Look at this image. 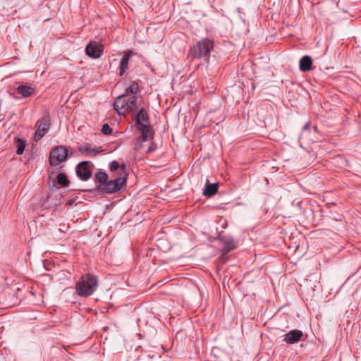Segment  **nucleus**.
<instances>
[{
    "label": "nucleus",
    "mask_w": 361,
    "mask_h": 361,
    "mask_svg": "<svg viewBox=\"0 0 361 361\" xmlns=\"http://www.w3.org/2000/svg\"><path fill=\"white\" fill-rule=\"evenodd\" d=\"M213 48V41L207 38L202 39L190 48L188 56L193 59H203L206 62H208L210 52Z\"/></svg>",
    "instance_id": "4"
},
{
    "label": "nucleus",
    "mask_w": 361,
    "mask_h": 361,
    "mask_svg": "<svg viewBox=\"0 0 361 361\" xmlns=\"http://www.w3.org/2000/svg\"><path fill=\"white\" fill-rule=\"evenodd\" d=\"M57 183L62 186H68L69 180L66 175L63 173H60L56 177Z\"/></svg>",
    "instance_id": "19"
},
{
    "label": "nucleus",
    "mask_w": 361,
    "mask_h": 361,
    "mask_svg": "<svg viewBox=\"0 0 361 361\" xmlns=\"http://www.w3.org/2000/svg\"><path fill=\"white\" fill-rule=\"evenodd\" d=\"M156 149H157L156 145L154 143H152L150 145V146L148 147L146 153L147 154H149L151 152H154L156 150Z\"/></svg>",
    "instance_id": "22"
},
{
    "label": "nucleus",
    "mask_w": 361,
    "mask_h": 361,
    "mask_svg": "<svg viewBox=\"0 0 361 361\" xmlns=\"http://www.w3.org/2000/svg\"><path fill=\"white\" fill-rule=\"evenodd\" d=\"M219 184L217 183L207 184L203 191V195L207 197H212L215 195L218 190Z\"/></svg>",
    "instance_id": "14"
},
{
    "label": "nucleus",
    "mask_w": 361,
    "mask_h": 361,
    "mask_svg": "<svg viewBox=\"0 0 361 361\" xmlns=\"http://www.w3.org/2000/svg\"><path fill=\"white\" fill-rule=\"evenodd\" d=\"M108 180V175L106 172L99 171L94 176V180L105 184Z\"/></svg>",
    "instance_id": "18"
},
{
    "label": "nucleus",
    "mask_w": 361,
    "mask_h": 361,
    "mask_svg": "<svg viewBox=\"0 0 361 361\" xmlns=\"http://www.w3.org/2000/svg\"><path fill=\"white\" fill-rule=\"evenodd\" d=\"M74 202V200H71L68 202V204L71 205Z\"/></svg>",
    "instance_id": "25"
},
{
    "label": "nucleus",
    "mask_w": 361,
    "mask_h": 361,
    "mask_svg": "<svg viewBox=\"0 0 361 361\" xmlns=\"http://www.w3.org/2000/svg\"><path fill=\"white\" fill-rule=\"evenodd\" d=\"M50 117L48 112L45 113L42 118L39 119L35 125L36 130L34 140L37 142L41 140L47 132L50 126Z\"/></svg>",
    "instance_id": "7"
},
{
    "label": "nucleus",
    "mask_w": 361,
    "mask_h": 361,
    "mask_svg": "<svg viewBox=\"0 0 361 361\" xmlns=\"http://www.w3.org/2000/svg\"><path fill=\"white\" fill-rule=\"evenodd\" d=\"M78 151L87 157H94L103 150L101 147H92L90 144H84L78 147Z\"/></svg>",
    "instance_id": "11"
},
{
    "label": "nucleus",
    "mask_w": 361,
    "mask_h": 361,
    "mask_svg": "<svg viewBox=\"0 0 361 361\" xmlns=\"http://www.w3.org/2000/svg\"><path fill=\"white\" fill-rule=\"evenodd\" d=\"M235 248V243L231 240H228L224 243V247L222 248V255L224 256L227 255L229 252L234 250Z\"/></svg>",
    "instance_id": "17"
},
{
    "label": "nucleus",
    "mask_w": 361,
    "mask_h": 361,
    "mask_svg": "<svg viewBox=\"0 0 361 361\" xmlns=\"http://www.w3.org/2000/svg\"><path fill=\"white\" fill-rule=\"evenodd\" d=\"M68 155V149L63 145L54 147L49 154V164L52 166H57L61 163L66 161Z\"/></svg>",
    "instance_id": "5"
},
{
    "label": "nucleus",
    "mask_w": 361,
    "mask_h": 361,
    "mask_svg": "<svg viewBox=\"0 0 361 361\" xmlns=\"http://www.w3.org/2000/svg\"><path fill=\"white\" fill-rule=\"evenodd\" d=\"M138 90V83L133 81L126 89L125 93L116 98L114 103V109L118 115L125 116L128 113H135L137 111V94Z\"/></svg>",
    "instance_id": "1"
},
{
    "label": "nucleus",
    "mask_w": 361,
    "mask_h": 361,
    "mask_svg": "<svg viewBox=\"0 0 361 361\" xmlns=\"http://www.w3.org/2000/svg\"><path fill=\"white\" fill-rule=\"evenodd\" d=\"M310 123H307L304 127H303V130H305L307 129H309L310 128Z\"/></svg>",
    "instance_id": "23"
},
{
    "label": "nucleus",
    "mask_w": 361,
    "mask_h": 361,
    "mask_svg": "<svg viewBox=\"0 0 361 361\" xmlns=\"http://www.w3.org/2000/svg\"><path fill=\"white\" fill-rule=\"evenodd\" d=\"M98 287L97 278L87 274L80 277L76 284V293L80 296L88 297L92 295Z\"/></svg>",
    "instance_id": "3"
},
{
    "label": "nucleus",
    "mask_w": 361,
    "mask_h": 361,
    "mask_svg": "<svg viewBox=\"0 0 361 361\" xmlns=\"http://www.w3.org/2000/svg\"><path fill=\"white\" fill-rule=\"evenodd\" d=\"M85 52L90 57L98 59L104 52V46L99 42L90 41L85 47Z\"/></svg>",
    "instance_id": "8"
},
{
    "label": "nucleus",
    "mask_w": 361,
    "mask_h": 361,
    "mask_svg": "<svg viewBox=\"0 0 361 361\" xmlns=\"http://www.w3.org/2000/svg\"><path fill=\"white\" fill-rule=\"evenodd\" d=\"M129 60H130L129 54H126L123 56V58L120 62V65H119V75H123V73L126 72V69L128 68Z\"/></svg>",
    "instance_id": "15"
},
{
    "label": "nucleus",
    "mask_w": 361,
    "mask_h": 361,
    "mask_svg": "<svg viewBox=\"0 0 361 361\" xmlns=\"http://www.w3.org/2000/svg\"><path fill=\"white\" fill-rule=\"evenodd\" d=\"M101 132L102 134L105 135H111L112 133V128L109 126V124L105 123L102 126Z\"/></svg>",
    "instance_id": "20"
},
{
    "label": "nucleus",
    "mask_w": 361,
    "mask_h": 361,
    "mask_svg": "<svg viewBox=\"0 0 361 361\" xmlns=\"http://www.w3.org/2000/svg\"><path fill=\"white\" fill-rule=\"evenodd\" d=\"M120 167H121V168L122 169V170L123 171V170H125V169H126V164H123Z\"/></svg>",
    "instance_id": "24"
},
{
    "label": "nucleus",
    "mask_w": 361,
    "mask_h": 361,
    "mask_svg": "<svg viewBox=\"0 0 361 361\" xmlns=\"http://www.w3.org/2000/svg\"><path fill=\"white\" fill-rule=\"evenodd\" d=\"M120 168L119 163L117 161H113L110 163L109 169L111 171H115Z\"/></svg>",
    "instance_id": "21"
},
{
    "label": "nucleus",
    "mask_w": 361,
    "mask_h": 361,
    "mask_svg": "<svg viewBox=\"0 0 361 361\" xmlns=\"http://www.w3.org/2000/svg\"><path fill=\"white\" fill-rule=\"evenodd\" d=\"M312 60L309 56H304L300 60V69L302 71H308L312 68Z\"/></svg>",
    "instance_id": "13"
},
{
    "label": "nucleus",
    "mask_w": 361,
    "mask_h": 361,
    "mask_svg": "<svg viewBox=\"0 0 361 361\" xmlns=\"http://www.w3.org/2000/svg\"><path fill=\"white\" fill-rule=\"evenodd\" d=\"M90 164V161H84L79 163L76 167V174L78 177L83 181L89 180L92 176Z\"/></svg>",
    "instance_id": "9"
},
{
    "label": "nucleus",
    "mask_w": 361,
    "mask_h": 361,
    "mask_svg": "<svg viewBox=\"0 0 361 361\" xmlns=\"http://www.w3.org/2000/svg\"><path fill=\"white\" fill-rule=\"evenodd\" d=\"M135 122L136 129L141 134L140 138L141 146L143 142L147 141L149 138H152L154 136V131L149 123V115L143 108L140 109L135 116Z\"/></svg>",
    "instance_id": "2"
},
{
    "label": "nucleus",
    "mask_w": 361,
    "mask_h": 361,
    "mask_svg": "<svg viewBox=\"0 0 361 361\" xmlns=\"http://www.w3.org/2000/svg\"><path fill=\"white\" fill-rule=\"evenodd\" d=\"M303 336L304 334L302 331L293 329L284 335L283 341L288 345H292L300 341Z\"/></svg>",
    "instance_id": "10"
},
{
    "label": "nucleus",
    "mask_w": 361,
    "mask_h": 361,
    "mask_svg": "<svg viewBox=\"0 0 361 361\" xmlns=\"http://www.w3.org/2000/svg\"><path fill=\"white\" fill-rule=\"evenodd\" d=\"M16 92L23 97L27 98L30 97L35 91V87L31 85H23L17 82Z\"/></svg>",
    "instance_id": "12"
},
{
    "label": "nucleus",
    "mask_w": 361,
    "mask_h": 361,
    "mask_svg": "<svg viewBox=\"0 0 361 361\" xmlns=\"http://www.w3.org/2000/svg\"><path fill=\"white\" fill-rule=\"evenodd\" d=\"M126 184V178L118 177L114 180H111L107 181L105 184L99 185L98 189L104 193L112 194L120 190Z\"/></svg>",
    "instance_id": "6"
},
{
    "label": "nucleus",
    "mask_w": 361,
    "mask_h": 361,
    "mask_svg": "<svg viewBox=\"0 0 361 361\" xmlns=\"http://www.w3.org/2000/svg\"><path fill=\"white\" fill-rule=\"evenodd\" d=\"M14 143L16 147V154L18 155L22 154L25 148L26 141L22 138H16Z\"/></svg>",
    "instance_id": "16"
}]
</instances>
